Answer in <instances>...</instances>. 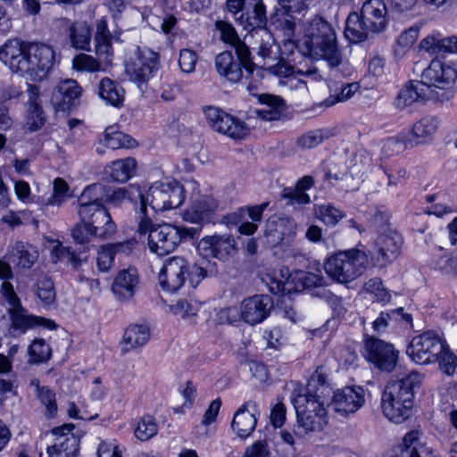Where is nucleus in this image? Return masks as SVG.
Segmentation results:
<instances>
[{"label":"nucleus","mask_w":457,"mask_h":457,"mask_svg":"<svg viewBox=\"0 0 457 457\" xmlns=\"http://www.w3.org/2000/svg\"><path fill=\"white\" fill-rule=\"evenodd\" d=\"M0 61L20 77L42 81L54 65L55 54L48 45L13 38L0 46Z\"/></svg>","instance_id":"nucleus-1"},{"label":"nucleus","mask_w":457,"mask_h":457,"mask_svg":"<svg viewBox=\"0 0 457 457\" xmlns=\"http://www.w3.org/2000/svg\"><path fill=\"white\" fill-rule=\"evenodd\" d=\"M302 44L310 56L325 60L331 68L337 67L342 62V53L336 31L321 17L317 16L308 21Z\"/></svg>","instance_id":"nucleus-2"},{"label":"nucleus","mask_w":457,"mask_h":457,"mask_svg":"<svg viewBox=\"0 0 457 457\" xmlns=\"http://www.w3.org/2000/svg\"><path fill=\"white\" fill-rule=\"evenodd\" d=\"M420 382L421 375L411 371L386 386L381 396V408L390 421L400 424L411 416L414 390L420 386Z\"/></svg>","instance_id":"nucleus-3"},{"label":"nucleus","mask_w":457,"mask_h":457,"mask_svg":"<svg viewBox=\"0 0 457 457\" xmlns=\"http://www.w3.org/2000/svg\"><path fill=\"white\" fill-rule=\"evenodd\" d=\"M388 24L387 9L383 0H367L360 12H352L345 21V37L350 43H361L370 34L383 32Z\"/></svg>","instance_id":"nucleus-4"},{"label":"nucleus","mask_w":457,"mask_h":457,"mask_svg":"<svg viewBox=\"0 0 457 457\" xmlns=\"http://www.w3.org/2000/svg\"><path fill=\"white\" fill-rule=\"evenodd\" d=\"M12 278L13 272L10 264L0 260V278L4 280L1 286V293L10 306L11 326L8 330L9 335L17 337L36 326H41L48 329L55 328L56 324L54 320L26 313V311L21 305L13 286L9 281Z\"/></svg>","instance_id":"nucleus-5"},{"label":"nucleus","mask_w":457,"mask_h":457,"mask_svg":"<svg viewBox=\"0 0 457 457\" xmlns=\"http://www.w3.org/2000/svg\"><path fill=\"white\" fill-rule=\"evenodd\" d=\"M137 230L140 234H148V246L152 253L164 256L173 252L185 239H193L198 236L199 228H187L162 223L153 225L147 214L140 216Z\"/></svg>","instance_id":"nucleus-6"},{"label":"nucleus","mask_w":457,"mask_h":457,"mask_svg":"<svg viewBox=\"0 0 457 457\" xmlns=\"http://www.w3.org/2000/svg\"><path fill=\"white\" fill-rule=\"evenodd\" d=\"M368 264L367 254L361 250L353 248L328 256L324 262V270L333 280L346 284L361 276Z\"/></svg>","instance_id":"nucleus-7"},{"label":"nucleus","mask_w":457,"mask_h":457,"mask_svg":"<svg viewBox=\"0 0 457 457\" xmlns=\"http://www.w3.org/2000/svg\"><path fill=\"white\" fill-rule=\"evenodd\" d=\"M186 275L193 287H196L201 279L207 276V270L200 265L190 266L180 256L167 259L159 273V284L167 292L178 291L186 281Z\"/></svg>","instance_id":"nucleus-8"},{"label":"nucleus","mask_w":457,"mask_h":457,"mask_svg":"<svg viewBox=\"0 0 457 457\" xmlns=\"http://www.w3.org/2000/svg\"><path fill=\"white\" fill-rule=\"evenodd\" d=\"M296 411L295 435L300 439L311 433L321 431L328 423L327 410L316 401H308L305 396H297L293 401Z\"/></svg>","instance_id":"nucleus-9"},{"label":"nucleus","mask_w":457,"mask_h":457,"mask_svg":"<svg viewBox=\"0 0 457 457\" xmlns=\"http://www.w3.org/2000/svg\"><path fill=\"white\" fill-rule=\"evenodd\" d=\"M457 79V71L448 63L433 60L421 74L422 82L430 87L433 101L445 102L453 96V86Z\"/></svg>","instance_id":"nucleus-10"},{"label":"nucleus","mask_w":457,"mask_h":457,"mask_svg":"<svg viewBox=\"0 0 457 457\" xmlns=\"http://www.w3.org/2000/svg\"><path fill=\"white\" fill-rule=\"evenodd\" d=\"M145 198L154 212H163L179 207L185 200V188L178 181L155 182Z\"/></svg>","instance_id":"nucleus-11"},{"label":"nucleus","mask_w":457,"mask_h":457,"mask_svg":"<svg viewBox=\"0 0 457 457\" xmlns=\"http://www.w3.org/2000/svg\"><path fill=\"white\" fill-rule=\"evenodd\" d=\"M159 69V54L149 48L137 46L134 55L125 66V72L133 83L140 87L148 82Z\"/></svg>","instance_id":"nucleus-12"},{"label":"nucleus","mask_w":457,"mask_h":457,"mask_svg":"<svg viewBox=\"0 0 457 457\" xmlns=\"http://www.w3.org/2000/svg\"><path fill=\"white\" fill-rule=\"evenodd\" d=\"M204 113L207 123L214 131L233 140H243L250 133V128L245 121L219 107L206 106Z\"/></svg>","instance_id":"nucleus-13"},{"label":"nucleus","mask_w":457,"mask_h":457,"mask_svg":"<svg viewBox=\"0 0 457 457\" xmlns=\"http://www.w3.org/2000/svg\"><path fill=\"white\" fill-rule=\"evenodd\" d=\"M445 342L433 331H425L415 336L407 346L406 353L419 365L435 363Z\"/></svg>","instance_id":"nucleus-14"},{"label":"nucleus","mask_w":457,"mask_h":457,"mask_svg":"<svg viewBox=\"0 0 457 457\" xmlns=\"http://www.w3.org/2000/svg\"><path fill=\"white\" fill-rule=\"evenodd\" d=\"M364 356L379 370L391 372L397 365L399 351L391 343L370 336L364 342Z\"/></svg>","instance_id":"nucleus-15"},{"label":"nucleus","mask_w":457,"mask_h":457,"mask_svg":"<svg viewBox=\"0 0 457 457\" xmlns=\"http://www.w3.org/2000/svg\"><path fill=\"white\" fill-rule=\"evenodd\" d=\"M214 66L219 76L230 83H237L242 79V68L248 73H253L255 69L251 55H247L245 62L242 58L236 59L230 51H223L217 54Z\"/></svg>","instance_id":"nucleus-16"},{"label":"nucleus","mask_w":457,"mask_h":457,"mask_svg":"<svg viewBox=\"0 0 457 457\" xmlns=\"http://www.w3.org/2000/svg\"><path fill=\"white\" fill-rule=\"evenodd\" d=\"M76 210L79 220L94 229H98L99 234L105 237H112L115 234L116 224L103 204H77Z\"/></svg>","instance_id":"nucleus-17"},{"label":"nucleus","mask_w":457,"mask_h":457,"mask_svg":"<svg viewBox=\"0 0 457 457\" xmlns=\"http://www.w3.org/2000/svg\"><path fill=\"white\" fill-rule=\"evenodd\" d=\"M236 248V241L230 235H212L203 237L197 244V251L204 258L228 260Z\"/></svg>","instance_id":"nucleus-18"},{"label":"nucleus","mask_w":457,"mask_h":457,"mask_svg":"<svg viewBox=\"0 0 457 457\" xmlns=\"http://www.w3.org/2000/svg\"><path fill=\"white\" fill-rule=\"evenodd\" d=\"M127 199L131 202L139 203V217L146 214V202L140 187L129 185L128 187H105L104 195V206L108 204L112 207L120 206Z\"/></svg>","instance_id":"nucleus-19"},{"label":"nucleus","mask_w":457,"mask_h":457,"mask_svg":"<svg viewBox=\"0 0 457 457\" xmlns=\"http://www.w3.org/2000/svg\"><path fill=\"white\" fill-rule=\"evenodd\" d=\"M245 30L254 31L266 29L268 22L266 6L262 0H248L245 7L235 19Z\"/></svg>","instance_id":"nucleus-20"},{"label":"nucleus","mask_w":457,"mask_h":457,"mask_svg":"<svg viewBox=\"0 0 457 457\" xmlns=\"http://www.w3.org/2000/svg\"><path fill=\"white\" fill-rule=\"evenodd\" d=\"M82 88L74 79L59 82L52 92L51 103L57 111L67 112L78 105Z\"/></svg>","instance_id":"nucleus-21"},{"label":"nucleus","mask_w":457,"mask_h":457,"mask_svg":"<svg viewBox=\"0 0 457 457\" xmlns=\"http://www.w3.org/2000/svg\"><path fill=\"white\" fill-rule=\"evenodd\" d=\"M364 401V391L361 387L346 386L333 394L330 408L336 412L346 416L357 411Z\"/></svg>","instance_id":"nucleus-22"},{"label":"nucleus","mask_w":457,"mask_h":457,"mask_svg":"<svg viewBox=\"0 0 457 457\" xmlns=\"http://www.w3.org/2000/svg\"><path fill=\"white\" fill-rule=\"evenodd\" d=\"M432 90L422 80H413L403 87L395 99V105L403 110L415 103L433 101Z\"/></svg>","instance_id":"nucleus-23"},{"label":"nucleus","mask_w":457,"mask_h":457,"mask_svg":"<svg viewBox=\"0 0 457 457\" xmlns=\"http://www.w3.org/2000/svg\"><path fill=\"white\" fill-rule=\"evenodd\" d=\"M26 95V123L24 129L29 132H34L41 129L46 122L45 112L39 100V87L27 83Z\"/></svg>","instance_id":"nucleus-24"},{"label":"nucleus","mask_w":457,"mask_h":457,"mask_svg":"<svg viewBox=\"0 0 457 457\" xmlns=\"http://www.w3.org/2000/svg\"><path fill=\"white\" fill-rule=\"evenodd\" d=\"M273 306L271 298L267 295H256L245 299L241 303L243 320L254 325L264 320Z\"/></svg>","instance_id":"nucleus-25"},{"label":"nucleus","mask_w":457,"mask_h":457,"mask_svg":"<svg viewBox=\"0 0 457 457\" xmlns=\"http://www.w3.org/2000/svg\"><path fill=\"white\" fill-rule=\"evenodd\" d=\"M402 245L403 238L396 231L386 230L380 234L376 240L378 264L383 267L395 260Z\"/></svg>","instance_id":"nucleus-26"},{"label":"nucleus","mask_w":457,"mask_h":457,"mask_svg":"<svg viewBox=\"0 0 457 457\" xmlns=\"http://www.w3.org/2000/svg\"><path fill=\"white\" fill-rule=\"evenodd\" d=\"M256 411L257 403L254 401H248L236 411L231 428L238 437L246 438L253 432L257 424Z\"/></svg>","instance_id":"nucleus-27"},{"label":"nucleus","mask_w":457,"mask_h":457,"mask_svg":"<svg viewBox=\"0 0 457 457\" xmlns=\"http://www.w3.org/2000/svg\"><path fill=\"white\" fill-rule=\"evenodd\" d=\"M334 393L327 382L326 376L317 370L307 383V393L298 396H305L308 401H316L320 403L321 407L330 408Z\"/></svg>","instance_id":"nucleus-28"},{"label":"nucleus","mask_w":457,"mask_h":457,"mask_svg":"<svg viewBox=\"0 0 457 457\" xmlns=\"http://www.w3.org/2000/svg\"><path fill=\"white\" fill-rule=\"evenodd\" d=\"M139 278L136 269L119 271L112 285V291L120 302H129L135 295Z\"/></svg>","instance_id":"nucleus-29"},{"label":"nucleus","mask_w":457,"mask_h":457,"mask_svg":"<svg viewBox=\"0 0 457 457\" xmlns=\"http://www.w3.org/2000/svg\"><path fill=\"white\" fill-rule=\"evenodd\" d=\"M216 207V202L212 196L200 195L193 200L190 208L183 212L182 219L187 222L203 224L209 221Z\"/></svg>","instance_id":"nucleus-30"},{"label":"nucleus","mask_w":457,"mask_h":457,"mask_svg":"<svg viewBox=\"0 0 457 457\" xmlns=\"http://www.w3.org/2000/svg\"><path fill=\"white\" fill-rule=\"evenodd\" d=\"M7 258L14 267L21 270L30 269L38 259L37 248L28 243L16 241L9 246Z\"/></svg>","instance_id":"nucleus-31"},{"label":"nucleus","mask_w":457,"mask_h":457,"mask_svg":"<svg viewBox=\"0 0 457 457\" xmlns=\"http://www.w3.org/2000/svg\"><path fill=\"white\" fill-rule=\"evenodd\" d=\"M296 222L289 217L271 216L265 224V236L272 244H278L295 234Z\"/></svg>","instance_id":"nucleus-32"},{"label":"nucleus","mask_w":457,"mask_h":457,"mask_svg":"<svg viewBox=\"0 0 457 457\" xmlns=\"http://www.w3.org/2000/svg\"><path fill=\"white\" fill-rule=\"evenodd\" d=\"M304 11H295L285 6L276 8L273 14L270 17V22L278 30H280L284 36L291 37L295 34L297 21L300 18L295 14H303Z\"/></svg>","instance_id":"nucleus-33"},{"label":"nucleus","mask_w":457,"mask_h":457,"mask_svg":"<svg viewBox=\"0 0 457 457\" xmlns=\"http://www.w3.org/2000/svg\"><path fill=\"white\" fill-rule=\"evenodd\" d=\"M215 28L220 32L221 41L233 47L238 58L245 61L247 55H251L249 47L240 39L237 30L230 23L225 21H217Z\"/></svg>","instance_id":"nucleus-34"},{"label":"nucleus","mask_w":457,"mask_h":457,"mask_svg":"<svg viewBox=\"0 0 457 457\" xmlns=\"http://www.w3.org/2000/svg\"><path fill=\"white\" fill-rule=\"evenodd\" d=\"M400 457H428L432 453L426 443L421 440V434L418 430H411L403 438V443L398 446Z\"/></svg>","instance_id":"nucleus-35"},{"label":"nucleus","mask_w":457,"mask_h":457,"mask_svg":"<svg viewBox=\"0 0 457 457\" xmlns=\"http://www.w3.org/2000/svg\"><path fill=\"white\" fill-rule=\"evenodd\" d=\"M79 452V438L75 435L57 437L53 445L46 447V453H39V457H76Z\"/></svg>","instance_id":"nucleus-36"},{"label":"nucleus","mask_w":457,"mask_h":457,"mask_svg":"<svg viewBox=\"0 0 457 457\" xmlns=\"http://www.w3.org/2000/svg\"><path fill=\"white\" fill-rule=\"evenodd\" d=\"M259 101L263 104V107L257 109L255 113L261 120H280L285 107L283 99L276 96L263 94L259 96Z\"/></svg>","instance_id":"nucleus-37"},{"label":"nucleus","mask_w":457,"mask_h":457,"mask_svg":"<svg viewBox=\"0 0 457 457\" xmlns=\"http://www.w3.org/2000/svg\"><path fill=\"white\" fill-rule=\"evenodd\" d=\"M438 121L435 117H423L413 125L411 132L408 133L410 136L409 137L401 135L395 139V141L396 143H405L414 139L424 141L429 140L432 135L436 131Z\"/></svg>","instance_id":"nucleus-38"},{"label":"nucleus","mask_w":457,"mask_h":457,"mask_svg":"<svg viewBox=\"0 0 457 457\" xmlns=\"http://www.w3.org/2000/svg\"><path fill=\"white\" fill-rule=\"evenodd\" d=\"M325 179L332 186L338 185L342 190L346 192L356 188V187L351 184L353 180V176L343 162L331 163L328 166L325 170Z\"/></svg>","instance_id":"nucleus-39"},{"label":"nucleus","mask_w":457,"mask_h":457,"mask_svg":"<svg viewBox=\"0 0 457 457\" xmlns=\"http://www.w3.org/2000/svg\"><path fill=\"white\" fill-rule=\"evenodd\" d=\"M150 338V330L145 325L133 324L129 326L123 335L124 351L129 352L132 349L141 347L145 345Z\"/></svg>","instance_id":"nucleus-40"},{"label":"nucleus","mask_w":457,"mask_h":457,"mask_svg":"<svg viewBox=\"0 0 457 457\" xmlns=\"http://www.w3.org/2000/svg\"><path fill=\"white\" fill-rule=\"evenodd\" d=\"M137 162L133 158L114 161L106 167V172L112 181L124 183L135 173Z\"/></svg>","instance_id":"nucleus-41"},{"label":"nucleus","mask_w":457,"mask_h":457,"mask_svg":"<svg viewBox=\"0 0 457 457\" xmlns=\"http://www.w3.org/2000/svg\"><path fill=\"white\" fill-rule=\"evenodd\" d=\"M98 95L114 107H120L124 102V90L109 78H104L98 85Z\"/></svg>","instance_id":"nucleus-42"},{"label":"nucleus","mask_w":457,"mask_h":457,"mask_svg":"<svg viewBox=\"0 0 457 457\" xmlns=\"http://www.w3.org/2000/svg\"><path fill=\"white\" fill-rule=\"evenodd\" d=\"M360 86L356 82L341 84L340 86H329L330 95L327 97L323 105L326 107H331L337 103L345 102L358 91Z\"/></svg>","instance_id":"nucleus-43"},{"label":"nucleus","mask_w":457,"mask_h":457,"mask_svg":"<svg viewBox=\"0 0 457 457\" xmlns=\"http://www.w3.org/2000/svg\"><path fill=\"white\" fill-rule=\"evenodd\" d=\"M106 185L94 183L87 186L78 199L77 204H103Z\"/></svg>","instance_id":"nucleus-44"},{"label":"nucleus","mask_w":457,"mask_h":457,"mask_svg":"<svg viewBox=\"0 0 457 457\" xmlns=\"http://www.w3.org/2000/svg\"><path fill=\"white\" fill-rule=\"evenodd\" d=\"M70 37L72 46L87 50L91 38L90 28L86 23H77L71 26Z\"/></svg>","instance_id":"nucleus-45"},{"label":"nucleus","mask_w":457,"mask_h":457,"mask_svg":"<svg viewBox=\"0 0 457 457\" xmlns=\"http://www.w3.org/2000/svg\"><path fill=\"white\" fill-rule=\"evenodd\" d=\"M30 363H41L47 361L52 355V350L44 339H35L29 346Z\"/></svg>","instance_id":"nucleus-46"},{"label":"nucleus","mask_w":457,"mask_h":457,"mask_svg":"<svg viewBox=\"0 0 457 457\" xmlns=\"http://www.w3.org/2000/svg\"><path fill=\"white\" fill-rule=\"evenodd\" d=\"M135 436L140 441H147L158 433V425L151 415L143 416L137 422Z\"/></svg>","instance_id":"nucleus-47"},{"label":"nucleus","mask_w":457,"mask_h":457,"mask_svg":"<svg viewBox=\"0 0 457 457\" xmlns=\"http://www.w3.org/2000/svg\"><path fill=\"white\" fill-rule=\"evenodd\" d=\"M316 216L327 226L334 227L339 220H341L345 215L343 211L335 207L334 205L321 204L316 210Z\"/></svg>","instance_id":"nucleus-48"},{"label":"nucleus","mask_w":457,"mask_h":457,"mask_svg":"<svg viewBox=\"0 0 457 457\" xmlns=\"http://www.w3.org/2000/svg\"><path fill=\"white\" fill-rule=\"evenodd\" d=\"M436 362L439 370L445 375H453L457 368V357L451 351L446 343L444 344L441 353L436 356Z\"/></svg>","instance_id":"nucleus-49"},{"label":"nucleus","mask_w":457,"mask_h":457,"mask_svg":"<svg viewBox=\"0 0 457 457\" xmlns=\"http://www.w3.org/2000/svg\"><path fill=\"white\" fill-rule=\"evenodd\" d=\"M71 236L75 243L84 245L93 237L108 238L109 237L103 236L98 233V229L88 227L84 222L80 221L77 223L71 230Z\"/></svg>","instance_id":"nucleus-50"},{"label":"nucleus","mask_w":457,"mask_h":457,"mask_svg":"<svg viewBox=\"0 0 457 457\" xmlns=\"http://www.w3.org/2000/svg\"><path fill=\"white\" fill-rule=\"evenodd\" d=\"M126 448L116 439L101 440L97 446V457H125Z\"/></svg>","instance_id":"nucleus-51"},{"label":"nucleus","mask_w":457,"mask_h":457,"mask_svg":"<svg viewBox=\"0 0 457 457\" xmlns=\"http://www.w3.org/2000/svg\"><path fill=\"white\" fill-rule=\"evenodd\" d=\"M365 290L371 295L373 300L386 303L391 299V295L383 287L382 281L378 278H373L368 280L364 285Z\"/></svg>","instance_id":"nucleus-52"},{"label":"nucleus","mask_w":457,"mask_h":457,"mask_svg":"<svg viewBox=\"0 0 457 457\" xmlns=\"http://www.w3.org/2000/svg\"><path fill=\"white\" fill-rule=\"evenodd\" d=\"M73 68L79 71L96 72L101 68L100 62L91 55L79 54L72 60Z\"/></svg>","instance_id":"nucleus-53"},{"label":"nucleus","mask_w":457,"mask_h":457,"mask_svg":"<svg viewBox=\"0 0 457 457\" xmlns=\"http://www.w3.org/2000/svg\"><path fill=\"white\" fill-rule=\"evenodd\" d=\"M169 309L173 314L182 319H187L195 316L199 307L195 303L189 302L187 299H180L175 304L169 305Z\"/></svg>","instance_id":"nucleus-54"},{"label":"nucleus","mask_w":457,"mask_h":457,"mask_svg":"<svg viewBox=\"0 0 457 457\" xmlns=\"http://www.w3.org/2000/svg\"><path fill=\"white\" fill-rule=\"evenodd\" d=\"M42 405L45 406L46 416L54 418L57 412V403L55 398V393L46 386L45 389H40V392L37 395Z\"/></svg>","instance_id":"nucleus-55"},{"label":"nucleus","mask_w":457,"mask_h":457,"mask_svg":"<svg viewBox=\"0 0 457 457\" xmlns=\"http://www.w3.org/2000/svg\"><path fill=\"white\" fill-rule=\"evenodd\" d=\"M37 297L46 304H49L54 302L55 298V292L54 283L47 278H42L37 282Z\"/></svg>","instance_id":"nucleus-56"},{"label":"nucleus","mask_w":457,"mask_h":457,"mask_svg":"<svg viewBox=\"0 0 457 457\" xmlns=\"http://www.w3.org/2000/svg\"><path fill=\"white\" fill-rule=\"evenodd\" d=\"M282 197L287 200V204L290 205H302L307 204L311 202L308 194L298 188L296 186L294 187H286L282 191Z\"/></svg>","instance_id":"nucleus-57"},{"label":"nucleus","mask_w":457,"mask_h":457,"mask_svg":"<svg viewBox=\"0 0 457 457\" xmlns=\"http://www.w3.org/2000/svg\"><path fill=\"white\" fill-rule=\"evenodd\" d=\"M197 54L193 50L185 48L180 50L179 64L184 73H192L195 69Z\"/></svg>","instance_id":"nucleus-58"},{"label":"nucleus","mask_w":457,"mask_h":457,"mask_svg":"<svg viewBox=\"0 0 457 457\" xmlns=\"http://www.w3.org/2000/svg\"><path fill=\"white\" fill-rule=\"evenodd\" d=\"M257 35H259L261 38L257 50L258 55L263 59L270 58L274 43V39L271 34L266 29H264L259 30Z\"/></svg>","instance_id":"nucleus-59"},{"label":"nucleus","mask_w":457,"mask_h":457,"mask_svg":"<svg viewBox=\"0 0 457 457\" xmlns=\"http://www.w3.org/2000/svg\"><path fill=\"white\" fill-rule=\"evenodd\" d=\"M96 53L100 58L104 61H109V56L112 54L111 36L110 35H96Z\"/></svg>","instance_id":"nucleus-60"},{"label":"nucleus","mask_w":457,"mask_h":457,"mask_svg":"<svg viewBox=\"0 0 457 457\" xmlns=\"http://www.w3.org/2000/svg\"><path fill=\"white\" fill-rule=\"evenodd\" d=\"M301 280L303 288H312V287H324L326 285V279L322 276L320 270H317L314 272H303L299 278Z\"/></svg>","instance_id":"nucleus-61"},{"label":"nucleus","mask_w":457,"mask_h":457,"mask_svg":"<svg viewBox=\"0 0 457 457\" xmlns=\"http://www.w3.org/2000/svg\"><path fill=\"white\" fill-rule=\"evenodd\" d=\"M114 255V250L112 249L110 245L102 247V249L98 252L96 258V264L98 269L101 271L108 270L112 265Z\"/></svg>","instance_id":"nucleus-62"},{"label":"nucleus","mask_w":457,"mask_h":457,"mask_svg":"<svg viewBox=\"0 0 457 457\" xmlns=\"http://www.w3.org/2000/svg\"><path fill=\"white\" fill-rule=\"evenodd\" d=\"M104 139L111 143H130L132 141V137L129 134L120 130L117 126H109L106 128ZM133 141L136 142L134 139Z\"/></svg>","instance_id":"nucleus-63"},{"label":"nucleus","mask_w":457,"mask_h":457,"mask_svg":"<svg viewBox=\"0 0 457 457\" xmlns=\"http://www.w3.org/2000/svg\"><path fill=\"white\" fill-rule=\"evenodd\" d=\"M244 457H270L268 445L264 441H257L245 449Z\"/></svg>","instance_id":"nucleus-64"}]
</instances>
